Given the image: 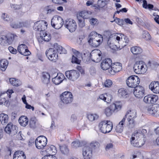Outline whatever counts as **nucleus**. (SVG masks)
<instances>
[{
  "label": "nucleus",
  "instance_id": "obj_12",
  "mask_svg": "<svg viewBox=\"0 0 159 159\" xmlns=\"http://www.w3.org/2000/svg\"><path fill=\"white\" fill-rule=\"evenodd\" d=\"M62 102L66 104L71 103L73 100V96L71 92H65L60 96Z\"/></svg>",
  "mask_w": 159,
  "mask_h": 159
},
{
  "label": "nucleus",
  "instance_id": "obj_30",
  "mask_svg": "<svg viewBox=\"0 0 159 159\" xmlns=\"http://www.w3.org/2000/svg\"><path fill=\"white\" fill-rule=\"evenodd\" d=\"M28 119L25 116H21L19 119V123L23 126H25L28 124Z\"/></svg>",
  "mask_w": 159,
  "mask_h": 159
},
{
  "label": "nucleus",
  "instance_id": "obj_55",
  "mask_svg": "<svg viewBox=\"0 0 159 159\" xmlns=\"http://www.w3.org/2000/svg\"><path fill=\"white\" fill-rule=\"evenodd\" d=\"M51 154H50L49 155H45L42 158V159H57V158L55 156L53 155H51Z\"/></svg>",
  "mask_w": 159,
  "mask_h": 159
},
{
  "label": "nucleus",
  "instance_id": "obj_8",
  "mask_svg": "<svg viewBox=\"0 0 159 159\" xmlns=\"http://www.w3.org/2000/svg\"><path fill=\"white\" fill-rule=\"evenodd\" d=\"M18 128L11 122L8 123L4 129L5 131L9 135L13 136L15 135L17 132Z\"/></svg>",
  "mask_w": 159,
  "mask_h": 159
},
{
  "label": "nucleus",
  "instance_id": "obj_6",
  "mask_svg": "<svg viewBox=\"0 0 159 159\" xmlns=\"http://www.w3.org/2000/svg\"><path fill=\"white\" fill-rule=\"evenodd\" d=\"M140 82V79L137 76H131L126 80L127 85L129 87L135 88L138 86Z\"/></svg>",
  "mask_w": 159,
  "mask_h": 159
},
{
  "label": "nucleus",
  "instance_id": "obj_33",
  "mask_svg": "<svg viewBox=\"0 0 159 159\" xmlns=\"http://www.w3.org/2000/svg\"><path fill=\"white\" fill-rule=\"evenodd\" d=\"M40 34L42 35V37L43 39V40L45 42H48L51 39V36L50 34L47 33L44 31L41 32Z\"/></svg>",
  "mask_w": 159,
  "mask_h": 159
},
{
  "label": "nucleus",
  "instance_id": "obj_57",
  "mask_svg": "<svg viewBox=\"0 0 159 159\" xmlns=\"http://www.w3.org/2000/svg\"><path fill=\"white\" fill-rule=\"evenodd\" d=\"M79 25L81 28H83L84 27L85 25V23L84 22V18H82V19H79Z\"/></svg>",
  "mask_w": 159,
  "mask_h": 159
},
{
  "label": "nucleus",
  "instance_id": "obj_29",
  "mask_svg": "<svg viewBox=\"0 0 159 159\" xmlns=\"http://www.w3.org/2000/svg\"><path fill=\"white\" fill-rule=\"evenodd\" d=\"M131 51L134 54L138 55L141 54L143 51L141 48L138 46H134L131 48Z\"/></svg>",
  "mask_w": 159,
  "mask_h": 159
},
{
  "label": "nucleus",
  "instance_id": "obj_2",
  "mask_svg": "<svg viewBox=\"0 0 159 159\" xmlns=\"http://www.w3.org/2000/svg\"><path fill=\"white\" fill-rule=\"evenodd\" d=\"M121 37L120 35L115 34L112 35L109 38L107 43L109 46L112 49L114 50L120 49V46L118 44L119 41H120Z\"/></svg>",
  "mask_w": 159,
  "mask_h": 159
},
{
  "label": "nucleus",
  "instance_id": "obj_24",
  "mask_svg": "<svg viewBox=\"0 0 159 159\" xmlns=\"http://www.w3.org/2000/svg\"><path fill=\"white\" fill-rule=\"evenodd\" d=\"M64 77V75L62 74L58 73L57 76L52 79V82L55 84L58 85L62 82Z\"/></svg>",
  "mask_w": 159,
  "mask_h": 159
},
{
  "label": "nucleus",
  "instance_id": "obj_64",
  "mask_svg": "<svg viewBox=\"0 0 159 159\" xmlns=\"http://www.w3.org/2000/svg\"><path fill=\"white\" fill-rule=\"evenodd\" d=\"M113 147V145L112 143H109L106 146V147L105 148V149L106 151H107L111 148H112Z\"/></svg>",
  "mask_w": 159,
  "mask_h": 159
},
{
  "label": "nucleus",
  "instance_id": "obj_42",
  "mask_svg": "<svg viewBox=\"0 0 159 159\" xmlns=\"http://www.w3.org/2000/svg\"><path fill=\"white\" fill-rule=\"evenodd\" d=\"M1 70L3 71H5L6 69L8 62L7 60H2L0 61Z\"/></svg>",
  "mask_w": 159,
  "mask_h": 159
},
{
  "label": "nucleus",
  "instance_id": "obj_63",
  "mask_svg": "<svg viewBox=\"0 0 159 159\" xmlns=\"http://www.w3.org/2000/svg\"><path fill=\"white\" fill-rule=\"evenodd\" d=\"M8 50L10 51V52L12 53L15 54L17 52V51L16 49L13 48L12 47H8Z\"/></svg>",
  "mask_w": 159,
  "mask_h": 159
},
{
  "label": "nucleus",
  "instance_id": "obj_21",
  "mask_svg": "<svg viewBox=\"0 0 159 159\" xmlns=\"http://www.w3.org/2000/svg\"><path fill=\"white\" fill-rule=\"evenodd\" d=\"M17 50L20 53L24 56H28L30 54V52L27 49V47L24 44H21L18 46Z\"/></svg>",
  "mask_w": 159,
  "mask_h": 159
},
{
  "label": "nucleus",
  "instance_id": "obj_49",
  "mask_svg": "<svg viewBox=\"0 0 159 159\" xmlns=\"http://www.w3.org/2000/svg\"><path fill=\"white\" fill-rule=\"evenodd\" d=\"M115 21L116 23L120 26H122L124 25V20L123 19H120L119 18H116L114 20L111 21L112 22Z\"/></svg>",
  "mask_w": 159,
  "mask_h": 159
},
{
  "label": "nucleus",
  "instance_id": "obj_45",
  "mask_svg": "<svg viewBox=\"0 0 159 159\" xmlns=\"http://www.w3.org/2000/svg\"><path fill=\"white\" fill-rule=\"evenodd\" d=\"M101 36H102L101 35L98 34L97 33L95 32H92L89 36V40H92L94 39V38L98 37H101Z\"/></svg>",
  "mask_w": 159,
  "mask_h": 159
},
{
  "label": "nucleus",
  "instance_id": "obj_20",
  "mask_svg": "<svg viewBox=\"0 0 159 159\" xmlns=\"http://www.w3.org/2000/svg\"><path fill=\"white\" fill-rule=\"evenodd\" d=\"M112 65V62L111 59L110 58H107L102 61L101 66L102 69L104 70H106L109 68Z\"/></svg>",
  "mask_w": 159,
  "mask_h": 159
},
{
  "label": "nucleus",
  "instance_id": "obj_14",
  "mask_svg": "<svg viewBox=\"0 0 159 159\" xmlns=\"http://www.w3.org/2000/svg\"><path fill=\"white\" fill-rule=\"evenodd\" d=\"M64 22L60 16L52 19L51 24L52 27L56 29H60L63 25Z\"/></svg>",
  "mask_w": 159,
  "mask_h": 159
},
{
  "label": "nucleus",
  "instance_id": "obj_10",
  "mask_svg": "<svg viewBox=\"0 0 159 159\" xmlns=\"http://www.w3.org/2000/svg\"><path fill=\"white\" fill-rule=\"evenodd\" d=\"M146 111L147 113L149 115L157 117L159 116V105L148 106L146 107Z\"/></svg>",
  "mask_w": 159,
  "mask_h": 159
},
{
  "label": "nucleus",
  "instance_id": "obj_9",
  "mask_svg": "<svg viewBox=\"0 0 159 159\" xmlns=\"http://www.w3.org/2000/svg\"><path fill=\"white\" fill-rule=\"evenodd\" d=\"M47 142V139L46 137L43 136H40L35 140V145L37 148L41 149L45 146Z\"/></svg>",
  "mask_w": 159,
  "mask_h": 159
},
{
  "label": "nucleus",
  "instance_id": "obj_53",
  "mask_svg": "<svg viewBox=\"0 0 159 159\" xmlns=\"http://www.w3.org/2000/svg\"><path fill=\"white\" fill-rule=\"evenodd\" d=\"M71 146L73 148H77L80 146V143L79 141H76L72 142L71 144Z\"/></svg>",
  "mask_w": 159,
  "mask_h": 159
},
{
  "label": "nucleus",
  "instance_id": "obj_56",
  "mask_svg": "<svg viewBox=\"0 0 159 159\" xmlns=\"http://www.w3.org/2000/svg\"><path fill=\"white\" fill-rule=\"evenodd\" d=\"M53 47L56 50V51H57L58 52L60 53V51H61L62 47L60 45H59L57 43H55Z\"/></svg>",
  "mask_w": 159,
  "mask_h": 159
},
{
  "label": "nucleus",
  "instance_id": "obj_52",
  "mask_svg": "<svg viewBox=\"0 0 159 159\" xmlns=\"http://www.w3.org/2000/svg\"><path fill=\"white\" fill-rule=\"evenodd\" d=\"M142 38L147 40H149L150 39L151 36L147 31H145L143 34Z\"/></svg>",
  "mask_w": 159,
  "mask_h": 159
},
{
  "label": "nucleus",
  "instance_id": "obj_18",
  "mask_svg": "<svg viewBox=\"0 0 159 159\" xmlns=\"http://www.w3.org/2000/svg\"><path fill=\"white\" fill-rule=\"evenodd\" d=\"M145 90L141 86H138L134 88V94L138 98H142L144 95Z\"/></svg>",
  "mask_w": 159,
  "mask_h": 159
},
{
  "label": "nucleus",
  "instance_id": "obj_19",
  "mask_svg": "<svg viewBox=\"0 0 159 159\" xmlns=\"http://www.w3.org/2000/svg\"><path fill=\"white\" fill-rule=\"evenodd\" d=\"M92 151L88 146H85L83 149V155L84 159H91L92 157Z\"/></svg>",
  "mask_w": 159,
  "mask_h": 159
},
{
  "label": "nucleus",
  "instance_id": "obj_25",
  "mask_svg": "<svg viewBox=\"0 0 159 159\" xmlns=\"http://www.w3.org/2000/svg\"><path fill=\"white\" fill-rule=\"evenodd\" d=\"M147 133V130L144 129H140L135 131L132 134V137H135L136 139L138 140L139 138L143 137L144 134Z\"/></svg>",
  "mask_w": 159,
  "mask_h": 159
},
{
  "label": "nucleus",
  "instance_id": "obj_11",
  "mask_svg": "<svg viewBox=\"0 0 159 159\" xmlns=\"http://www.w3.org/2000/svg\"><path fill=\"white\" fill-rule=\"evenodd\" d=\"M47 22L44 20H41L36 22L33 27L34 29L36 31H44L47 28Z\"/></svg>",
  "mask_w": 159,
  "mask_h": 159
},
{
  "label": "nucleus",
  "instance_id": "obj_28",
  "mask_svg": "<svg viewBox=\"0 0 159 159\" xmlns=\"http://www.w3.org/2000/svg\"><path fill=\"white\" fill-rule=\"evenodd\" d=\"M50 75L46 72L42 73V80L43 82L46 84H48L50 82Z\"/></svg>",
  "mask_w": 159,
  "mask_h": 159
},
{
  "label": "nucleus",
  "instance_id": "obj_22",
  "mask_svg": "<svg viewBox=\"0 0 159 159\" xmlns=\"http://www.w3.org/2000/svg\"><path fill=\"white\" fill-rule=\"evenodd\" d=\"M103 39L102 36L101 37H98L92 40H89L88 42L89 44L94 47H97L102 42Z\"/></svg>",
  "mask_w": 159,
  "mask_h": 159
},
{
  "label": "nucleus",
  "instance_id": "obj_51",
  "mask_svg": "<svg viewBox=\"0 0 159 159\" xmlns=\"http://www.w3.org/2000/svg\"><path fill=\"white\" fill-rule=\"evenodd\" d=\"M151 96L150 95H147L144 97L143 101L144 102L148 104H151Z\"/></svg>",
  "mask_w": 159,
  "mask_h": 159
},
{
  "label": "nucleus",
  "instance_id": "obj_3",
  "mask_svg": "<svg viewBox=\"0 0 159 159\" xmlns=\"http://www.w3.org/2000/svg\"><path fill=\"white\" fill-rule=\"evenodd\" d=\"M137 117V112L136 110H132L128 111L123 118H127V125L129 128H132L134 126L135 121L134 119Z\"/></svg>",
  "mask_w": 159,
  "mask_h": 159
},
{
  "label": "nucleus",
  "instance_id": "obj_5",
  "mask_svg": "<svg viewBox=\"0 0 159 159\" xmlns=\"http://www.w3.org/2000/svg\"><path fill=\"white\" fill-rule=\"evenodd\" d=\"M16 35L8 34L6 35L0 36V41L2 45H9L11 44L14 39Z\"/></svg>",
  "mask_w": 159,
  "mask_h": 159
},
{
  "label": "nucleus",
  "instance_id": "obj_46",
  "mask_svg": "<svg viewBox=\"0 0 159 159\" xmlns=\"http://www.w3.org/2000/svg\"><path fill=\"white\" fill-rule=\"evenodd\" d=\"M151 96V104H154L158 100V96L157 95L150 94Z\"/></svg>",
  "mask_w": 159,
  "mask_h": 159
},
{
  "label": "nucleus",
  "instance_id": "obj_32",
  "mask_svg": "<svg viewBox=\"0 0 159 159\" xmlns=\"http://www.w3.org/2000/svg\"><path fill=\"white\" fill-rule=\"evenodd\" d=\"M99 97L100 99L102 100L107 103H110L112 99L111 95H109L108 96L106 94L101 95Z\"/></svg>",
  "mask_w": 159,
  "mask_h": 159
},
{
  "label": "nucleus",
  "instance_id": "obj_43",
  "mask_svg": "<svg viewBox=\"0 0 159 159\" xmlns=\"http://www.w3.org/2000/svg\"><path fill=\"white\" fill-rule=\"evenodd\" d=\"M60 150L62 153L64 154H67L69 152L67 146L66 145H63L60 146Z\"/></svg>",
  "mask_w": 159,
  "mask_h": 159
},
{
  "label": "nucleus",
  "instance_id": "obj_40",
  "mask_svg": "<svg viewBox=\"0 0 159 159\" xmlns=\"http://www.w3.org/2000/svg\"><path fill=\"white\" fill-rule=\"evenodd\" d=\"M99 116L96 114L89 113L88 115L87 118L90 121H93L97 120Z\"/></svg>",
  "mask_w": 159,
  "mask_h": 159
},
{
  "label": "nucleus",
  "instance_id": "obj_15",
  "mask_svg": "<svg viewBox=\"0 0 159 159\" xmlns=\"http://www.w3.org/2000/svg\"><path fill=\"white\" fill-rule=\"evenodd\" d=\"M46 54L48 59L53 61H56L58 58L57 52L54 48H50L46 52Z\"/></svg>",
  "mask_w": 159,
  "mask_h": 159
},
{
  "label": "nucleus",
  "instance_id": "obj_60",
  "mask_svg": "<svg viewBox=\"0 0 159 159\" xmlns=\"http://www.w3.org/2000/svg\"><path fill=\"white\" fill-rule=\"evenodd\" d=\"M112 84V82L110 80H107L104 83L105 87H109Z\"/></svg>",
  "mask_w": 159,
  "mask_h": 159
},
{
  "label": "nucleus",
  "instance_id": "obj_26",
  "mask_svg": "<svg viewBox=\"0 0 159 159\" xmlns=\"http://www.w3.org/2000/svg\"><path fill=\"white\" fill-rule=\"evenodd\" d=\"M73 51L74 54L73 55L72 57L71 62L73 63L79 64L81 61L79 60L78 58L79 56H80V53L75 50H73Z\"/></svg>",
  "mask_w": 159,
  "mask_h": 159
},
{
  "label": "nucleus",
  "instance_id": "obj_38",
  "mask_svg": "<svg viewBox=\"0 0 159 159\" xmlns=\"http://www.w3.org/2000/svg\"><path fill=\"white\" fill-rule=\"evenodd\" d=\"M107 0H98L97 2V6L99 8H102L107 4Z\"/></svg>",
  "mask_w": 159,
  "mask_h": 159
},
{
  "label": "nucleus",
  "instance_id": "obj_39",
  "mask_svg": "<svg viewBox=\"0 0 159 159\" xmlns=\"http://www.w3.org/2000/svg\"><path fill=\"white\" fill-rule=\"evenodd\" d=\"M135 137H132L130 140L131 143V144L134 146L137 147H139L143 145L142 144H139V142L135 139Z\"/></svg>",
  "mask_w": 159,
  "mask_h": 159
},
{
  "label": "nucleus",
  "instance_id": "obj_62",
  "mask_svg": "<svg viewBox=\"0 0 159 159\" xmlns=\"http://www.w3.org/2000/svg\"><path fill=\"white\" fill-rule=\"evenodd\" d=\"M11 26L14 29L19 28L18 23L12 22L11 24Z\"/></svg>",
  "mask_w": 159,
  "mask_h": 159
},
{
  "label": "nucleus",
  "instance_id": "obj_4",
  "mask_svg": "<svg viewBox=\"0 0 159 159\" xmlns=\"http://www.w3.org/2000/svg\"><path fill=\"white\" fill-rule=\"evenodd\" d=\"M99 127L102 133L106 134L109 133L111 131L113 125L112 122L110 121H104L99 123Z\"/></svg>",
  "mask_w": 159,
  "mask_h": 159
},
{
  "label": "nucleus",
  "instance_id": "obj_44",
  "mask_svg": "<svg viewBox=\"0 0 159 159\" xmlns=\"http://www.w3.org/2000/svg\"><path fill=\"white\" fill-rule=\"evenodd\" d=\"M89 146L91 148V149H95L99 147L100 144L96 141H93L90 143Z\"/></svg>",
  "mask_w": 159,
  "mask_h": 159
},
{
  "label": "nucleus",
  "instance_id": "obj_34",
  "mask_svg": "<svg viewBox=\"0 0 159 159\" xmlns=\"http://www.w3.org/2000/svg\"><path fill=\"white\" fill-rule=\"evenodd\" d=\"M46 151L48 154H51L52 153H55L56 151V148L55 146L53 145H50V146H46Z\"/></svg>",
  "mask_w": 159,
  "mask_h": 159
},
{
  "label": "nucleus",
  "instance_id": "obj_41",
  "mask_svg": "<svg viewBox=\"0 0 159 159\" xmlns=\"http://www.w3.org/2000/svg\"><path fill=\"white\" fill-rule=\"evenodd\" d=\"M128 94L127 91L123 88L120 89L118 91V96L120 97H124L126 96Z\"/></svg>",
  "mask_w": 159,
  "mask_h": 159
},
{
  "label": "nucleus",
  "instance_id": "obj_47",
  "mask_svg": "<svg viewBox=\"0 0 159 159\" xmlns=\"http://www.w3.org/2000/svg\"><path fill=\"white\" fill-rule=\"evenodd\" d=\"M90 12L88 11H82L79 13V15L83 18H86L87 17V15L89 14H90Z\"/></svg>",
  "mask_w": 159,
  "mask_h": 159
},
{
  "label": "nucleus",
  "instance_id": "obj_36",
  "mask_svg": "<svg viewBox=\"0 0 159 159\" xmlns=\"http://www.w3.org/2000/svg\"><path fill=\"white\" fill-rule=\"evenodd\" d=\"M111 66L112 68L114 69V71H115L116 72H119L122 69V65L119 62L112 64Z\"/></svg>",
  "mask_w": 159,
  "mask_h": 159
},
{
  "label": "nucleus",
  "instance_id": "obj_31",
  "mask_svg": "<svg viewBox=\"0 0 159 159\" xmlns=\"http://www.w3.org/2000/svg\"><path fill=\"white\" fill-rule=\"evenodd\" d=\"M125 122V119L123 118L122 120L120 122L119 124L116 127V130L117 133H121L123 130V125Z\"/></svg>",
  "mask_w": 159,
  "mask_h": 159
},
{
  "label": "nucleus",
  "instance_id": "obj_37",
  "mask_svg": "<svg viewBox=\"0 0 159 159\" xmlns=\"http://www.w3.org/2000/svg\"><path fill=\"white\" fill-rule=\"evenodd\" d=\"M9 81L11 84L14 86H18L21 84V82L20 80H16L15 78H10Z\"/></svg>",
  "mask_w": 159,
  "mask_h": 159
},
{
  "label": "nucleus",
  "instance_id": "obj_48",
  "mask_svg": "<svg viewBox=\"0 0 159 159\" xmlns=\"http://www.w3.org/2000/svg\"><path fill=\"white\" fill-rule=\"evenodd\" d=\"M36 120L35 118H31L30 120V127L34 128L36 127Z\"/></svg>",
  "mask_w": 159,
  "mask_h": 159
},
{
  "label": "nucleus",
  "instance_id": "obj_13",
  "mask_svg": "<svg viewBox=\"0 0 159 159\" xmlns=\"http://www.w3.org/2000/svg\"><path fill=\"white\" fill-rule=\"evenodd\" d=\"M134 72L137 74H142L146 71L145 67L142 61H137L134 64Z\"/></svg>",
  "mask_w": 159,
  "mask_h": 159
},
{
  "label": "nucleus",
  "instance_id": "obj_35",
  "mask_svg": "<svg viewBox=\"0 0 159 159\" xmlns=\"http://www.w3.org/2000/svg\"><path fill=\"white\" fill-rule=\"evenodd\" d=\"M8 117L7 115L3 113L0 114V120L2 125L5 124L7 123Z\"/></svg>",
  "mask_w": 159,
  "mask_h": 159
},
{
  "label": "nucleus",
  "instance_id": "obj_23",
  "mask_svg": "<svg viewBox=\"0 0 159 159\" xmlns=\"http://www.w3.org/2000/svg\"><path fill=\"white\" fill-rule=\"evenodd\" d=\"M149 88L153 93H159V82H152L149 85Z\"/></svg>",
  "mask_w": 159,
  "mask_h": 159
},
{
  "label": "nucleus",
  "instance_id": "obj_50",
  "mask_svg": "<svg viewBox=\"0 0 159 159\" xmlns=\"http://www.w3.org/2000/svg\"><path fill=\"white\" fill-rule=\"evenodd\" d=\"M119 35L120 36V42H125L126 43H128L129 42V40L128 38L123 34H119Z\"/></svg>",
  "mask_w": 159,
  "mask_h": 159
},
{
  "label": "nucleus",
  "instance_id": "obj_58",
  "mask_svg": "<svg viewBox=\"0 0 159 159\" xmlns=\"http://www.w3.org/2000/svg\"><path fill=\"white\" fill-rule=\"evenodd\" d=\"M90 23L92 25H96L98 24V20L97 19L93 18L90 20Z\"/></svg>",
  "mask_w": 159,
  "mask_h": 159
},
{
  "label": "nucleus",
  "instance_id": "obj_17",
  "mask_svg": "<svg viewBox=\"0 0 159 159\" xmlns=\"http://www.w3.org/2000/svg\"><path fill=\"white\" fill-rule=\"evenodd\" d=\"M64 25L65 27L71 32L75 31L76 29L77 26L76 22L73 20L69 19L66 20Z\"/></svg>",
  "mask_w": 159,
  "mask_h": 159
},
{
  "label": "nucleus",
  "instance_id": "obj_27",
  "mask_svg": "<svg viewBox=\"0 0 159 159\" xmlns=\"http://www.w3.org/2000/svg\"><path fill=\"white\" fill-rule=\"evenodd\" d=\"M25 155L23 151H17L13 156V159H25Z\"/></svg>",
  "mask_w": 159,
  "mask_h": 159
},
{
  "label": "nucleus",
  "instance_id": "obj_61",
  "mask_svg": "<svg viewBox=\"0 0 159 159\" xmlns=\"http://www.w3.org/2000/svg\"><path fill=\"white\" fill-rule=\"evenodd\" d=\"M11 8L14 10H19L22 7L20 5L12 4L11 5Z\"/></svg>",
  "mask_w": 159,
  "mask_h": 159
},
{
  "label": "nucleus",
  "instance_id": "obj_7",
  "mask_svg": "<svg viewBox=\"0 0 159 159\" xmlns=\"http://www.w3.org/2000/svg\"><path fill=\"white\" fill-rule=\"evenodd\" d=\"M89 54H90V56L92 61L96 62H99L102 59V53L99 49H94L90 53H89Z\"/></svg>",
  "mask_w": 159,
  "mask_h": 159
},
{
  "label": "nucleus",
  "instance_id": "obj_1",
  "mask_svg": "<svg viewBox=\"0 0 159 159\" xmlns=\"http://www.w3.org/2000/svg\"><path fill=\"white\" fill-rule=\"evenodd\" d=\"M122 106V104L120 102H116L105 109V114L107 116H110L112 115L113 112H117L120 111L121 109Z\"/></svg>",
  "mask_w": 159,
  "mask_h": 159
},
{
  "label": "nucleus",
  "instance_id": "obj_54",
  "mask_svg": "<svg viewBox=\"0 0 159 159\" xmlns=\"http://www.w3.org/2000/svg\"><path fill=\"white\" fill-rule=\"evenodd\" d=\"M2 18L4 20L7 21H11L12 20V19L9 17V16L5 13H4L2 15Z\"/></svg>",
  "mask_w": 159,
  "mask_h": 159
},
{
  "label": "nucleus",
  "instance_id": "obj_59",
  "mask_svg": "<svg viewBox=\"0 0 159 159\" xmlns=\"http://www.w3.org/2000/svg\"><path fill=\"white\" fill-rule=\"evenodd\" d=\"M44 10L47 11V14H48L54 11L55 9L53 8H50L49 6H47L45 7Z\"/></svg>",
  "mask_w": 159,
  "mask_h": 159
},
{
  "label": "nucleus",
  "instance_id": "obj_16",
  "mask_svg": "<svg viewBox=\"0 0 159 159\" xmlns=\"http://www.w3.org/2000/svg\"><path fill=\"white\" fill-rule=\"evenodd\" d=\"M65 74L68 79L73 81L76 80L80 76L79 72L75 70L66 71Z\"/></svg>",
  "mask_w": 159,
  "mask_h": 159
}]
</instances>
